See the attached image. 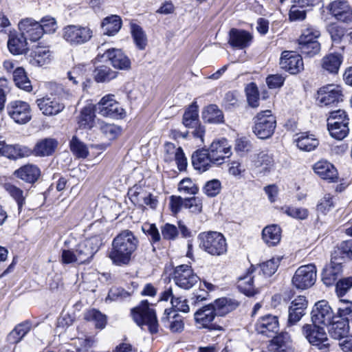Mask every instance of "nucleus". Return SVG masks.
<instances>
[{"label":"nucleus","instance_id":"nucleus-18","mask_svg":"<svg viewBox=\"0 0 352 352\" xmlns=\"http://www.w3.org/2000/svg\"><path fill=\"white\" fill-rule=\"evenodd\" d=\"M255 329L259 334L274 338L279 331L278 318L271 314L261 317L255 324Z\"/></svg>","mask_w":352,"mask_h":352},{"label":"nucleus","instance_id":"nucleus-52","mask_svg":"<svg viewBox=\"0 0 352 352\" xmlns=\"http://www.w3.org/2000/svg\"><path fill=\"white\" fill-rule=\"evenodd\" d=\"M302 43L298 44L300 52L309 56H314L320 51V44L318 41H302Z\"/></svg>","mask_w":352,"mask_h":352},{"label":"nucleus","instance_id":"nucleus-30","mask_svg":"<svg viewBox=\"0 0 352 352\" xmlns=\"http://www.w3.org/2000/svg\"><path fill=\"white\" fill-rule=\"evenodd\" d=\"M28 43L25 36L21 34H10L8 41V47L13 54H22L28 50Z\"/></svg>","mask_w":352,"mask_h":352},{"label":"nucleus","instance_id":"nucleus-31","mask_svg":"<svg viewBox=\"0 0 352 352\" xmlns=\"http://www.w3.org/2000/svg\"><path fill=\"white\" fill-rule=\"evenodd\" d=\"M281 239V229L276 224L265 226L262 231V239L269 247L275 246L279 243Z\"/></svg>","mask_w":352,"mask_h":352},{"label":"nucleus","instance_id":"nucleus-53","mask_svg":"<svg viewBox=\"0 0 352 352\" xmlns=\"http://www.w3.org/2000/svg\"><path fill=\"white\" fill-rule=\"evenodd\" d=\"M281 258L278 257H274L266 262L263 263L261 265V270L262 271L263 274L266 276H271L273 275L277 270L280 262Z\"/></svg>","mask_w":352,"mask_h":352},{"label":"nucleus","instance_id":"nucleus-48","mask_svg":"<svg viewBox=\"0 0 352 352\" xmlns=\"http://www.w3.org/2000/svg\"><path fill=\"white\" fill-rule=\"evenodd\" d=\"M85 319L94 323L96 327L103 329L107 324L106 316L100 311L93 309L85 314Z\"/></svg>","mask_w":352,"mask_h":352},{"label":"nucleus","instance_id":"nucleus-8","mask_svg":"<svg viewBox=\"0 0 352 352\" xmlns=\"http://www.w3.org/2000/svg\"><path fill=\"white\" fill-rule=\"evenodd\" d=\"M316 267L313 264L299 267L293 276V285L302 290L311 287L316 280Z\"/></svg>","mask_w":352,"mask_h":352},{"label":"nucleus","instance_id":"nucleus-56","mask_svg":"<svg viewBox=\"0 0 352 352\" xmlns=\"http://www.w3.org/2000/svg\"><path fill=\"white\" fill-rule=\"evenodd\" d=\"M336 198L330 194H326L320 199L317 204V210L326 214L335 206Z\"/></svg>","mask_w":352,"mask_h":352},{"label":"nucleus","instance_id":"nucleus-59","mask_svg":"<svg viewBox=\"0 0 352 352\" xmlns=\"http://www.w3.org/2000/svg\"><path fill=\"white\" fill-rule=\"evenodd\" d=\"M84 74V66H76L67 72V77L69 81L74 85H78L80 82H82L83 89H86L87 85L82 82Z\"/></svg>","mask_w":352,"mask_h":352},{"label":"nucleus","instance_id":"nucleus-57","mask_svg":"<svg viewBox=\"0 0 352 352\" xmlns=\"http://www.w3.org/2000/svg\"><path fill=\"white\" fill-rule=\"evenodd\" d=\"M99 125L100 131L109 140L115 139L120 133V127L115 124H111L101 122L99 123Z\"/></svg>","mask_w":352,"mask_h":352},{"label":"nucleus","instance_id":"nucleus-54","mask_svg":"<svg viewBox=\"0 0 352 352\" xmlns=\"http://www.w3.org/2000/svg\"><path fill=\"white\" fill-rule=\"evenodd\" d=\"M283 212L292 218L305 220L309 216V211L305 208H297L293 206H285L282 208Z\"/></svg>","mask_w":352,"mask_h":352},{"label":"nucleus","instance_id":"nucleus-62","mask_svg":"<svg viewBox=\"0 0 352 352\" xmlns=\"http://www.w3.org/2000/svg\"><path fill=\"white\" fill-rule=\"evenodd\" d=\"M178 190L188 195H196L199 190L197 186L190 178L182 179L179 184Z\"/></svg>","mask_w":352,"mask_h":352},{"label":"nucleus","instance_id":"nucleus-16","mask_svg":"<svg viewBox=\"0 0 352 352\" xmlns=\"http://www.w3.org/2000/svg\"><path fill=\"white\" fill-rule=\"evenodd\" d=\"M280 67L291 74H296L304 69L301 56L293 51H284L279 62Z\"/></svg>","mask_w":352,"mask_h":352},{"label":"nucleus","instance_id":"nucleus-14","mask_svg":"<svg viewBox=\"0 0 352 352\" xmlns=\"http://www.w3.org/2000/svg\"><path fill=\"white\" fill-rule=\"evenodd\" d=\"M8 113L16 122L23 124L28 122L32 118L30 104L24 101L14 100L7 107Z\"/></svg>","mask_w":352,"mask_h":352},{"label":"nucleus","instance_id":"nucleus-55","mask_svg":"<svg viewBox=\"0 0 352 352\" xmlns=\"http://www.w3.org/2000/svg\"><path fill=\"white\" fill-rule=\"evenodd\" d=\"M245 92L248 104L252 107H257L259 105V94L258 88L254 83H250L245 87Z\"/></svg>","mask_w":352,"mask_h":352},{"label":"nucleus","instance_id":"nucleus-11","mask_svg":"<svg viewBox=\"0 0 352 352\" xmlns=\"http://www.w3.org/2000/svg\"><path fill=\"white\" fill-rule=\"evenodd\" d=\"M340 251H333L331 262L327 265L322 272V280L327 286L335 284L342 272L343 256H338Z\"/></svg>","mask_w":352,"mask_h":352},{"label":"nucleus","instance_id":"nucleus-33","mask_svg":"<svg viewBox=\"0 0 352 352\" xmlns=\"http://www.w3.org/2000/svg\"><path fill=\"white\" fill-rule=\"evenodd\" d=\"M342 56L339 53H331L322 60V68L331 74H337L342 62Z\"/></svg>","mask_w":352,"mask_h":352},{"label":"nucleus","instance_id":"nucleus-22","mask_svg":"<svg viewBox=\"0 0 352 352\" xmlns=\"http://www.w3.org/2000/svg\"><path fill=\"white\" fill-rule=\"evenodd\" d=\"M111 65L120 70H128L131 68V60L129 57L120 49L111 48L104 53Z\"/></svg>","mask_w":352,"mask_h":352},{"label":"nucleus","instance_id":"nucleus-13","mask_svg":"<svg viewBox=\"0 0 352 352\" xmlns=\"http://www.w3.org/2000/svg\"><path fill=\"white\" fill-rule=\"evenodd\" d=\"M342 97L340 87L331 84L320 88L318 91L317 101L321 107H331L342 101Z\"/></svg>","mask_w":352,"mask_h":352},{"label":"nucleus","instance_id":"nucleus-39","mask_svg":"<svg viewBox=\"0 0 352 352\" xmlns=\"http://www.w3.org/2000/svg\"><path fill=\"white\" fill-rule=\"evenodd\" d=\"M252 270H249L245 275L239 278L237 287L241 292L248 296H254L256 293L252 276Z\"/></svg>","mask_w":352,"mask_h":352},{"label":"nucleus","instance_id":"nucleus-51","mask_svg":"<svg viewBox=\"0 0 352 352\" xmlns=\"http://www.w3.org/2000/svg\"><path fill=\"white\" fill-rule=\"evenodd\" d=\"M131 34L136 46L140 50H144L147 44V39L142 29L139 25H133Z\"/></svg>","mask_w":352,"mask_h":352},{"label":"nucleus","instance_id":"nucleus-50","mask_svg":"<svg viewBox=\"0 0 352 352\" xmlns=\"http://www.w3.org/2000/svg\"><path fill=\"white\" fill-rule=\"evenodd\" d=\"M307 8L301 6L299 3H294L292 6L289 13V19L290 21H300L305 19L307 16Z\"/></svg>","mask_w":352,"mask_h":352},{"label":"nucleus","instance_id":"nucleus-44","mask_svg":"<svg viewBox=\"0 0 352 352\" xmlns=\"http://www.w3.org/2000/svg\"><path fill=\"white\" fill-rule=\"evenodd\" d=\"M198 107L195 104H191L184 112L183 124L187 128H194L199 122Z\"/></svg>","mask_w":352,"mask_h":352},{"label":"nucleus","instance_id":"nucleus-46","mask_svg":"<svg viewBox=\"0 0 352 352\" xmlns=\"http://www.w3.org/2000/svg\"><path fill=\"white\" fill-rule=\"evenodd\" d=\"M94 113L90 107H84L78 117L79 126L83 129H91L94 126Z\"/></svg>","mask_w":352,"mask_h":352},{"label":"nucleus","instance_id":"nucleus-21","mask_svg":"<svg viewBox=\"0 0 352 352\" xmlns=\"http://www.w3.org/2000/svg\"><path fill=\"white\" fill-rule=\"evenodd\" d=\"M327 8L338 21L344 23L352 21V9L346 1H333Z\"/></svg>","mask_w":352,"mask_h":352},{"label":"nucleus","instance_id":"nucleus-25","mask_svg":"<svg viewBox=\"0 0 352 352\" xmlns=\"http://www.w3.org/2000/svg\"><path fill=\"white\" fill-rule=\"evenodd\" d=\"M252 162L253 166L259 168L261 172H270L274 166V160L272 154L267 151H261L253 155Z\"/></svg>","mask_w":352,"mask_h":352},{"label":"nucleus","instance_id":"nucleus-27","mask_svg":"<svg viewBox=\"0 0 352 352\" xmlns=\"http://www.w3.org/2000/svg\"><path fill=\"white\" fill-rule=\"evenodd\" d=\"M58 145L54 138H47L38 141L34 147V155L36 157H47L53 155Z\"/></svg>","mask_w":352,"mask_h":352},{"label":"nucleus","instance_id":"nucleus-29","mask_svg":"<svg viewBox=\"0 0 352 352\" xmlns=\"http://www.w3.org/2000/svg\"><path fill=\"white\" fill-rule=\"evenodd\" d=\"M333 320L329 327L330 336L336 340H342L347 336L349 330L348 320L346 318H337Z\"/></svg>","mask_w":352,"mask_h":352},{"label":"nucleus","instance_id":"nucleus-60","mask_svg":"<svg viewBox=\"0 0 352 352\" xmlns=\"http://www.w3.org/2000/svg\"><path fill=\"white\" fill-rule=\"evenodd\" d=\"M184 208L188 209L190 212L199 214L202 211V200L197 197L185 198Z\"/></svg>","mask_w":352,"mask_h":352},{"label":"nucleus","instance_id":"nucleus-12","mask_svg":"<svg viewBox=\"0 0 352 352\" xmlns=\"http://www.w3.org/2000/svg\"><path fill=\"white\" fill-rule=\"evenodd\" d=\"M199 280L198 276L194 273L190 266L181 265L177 266L173 272V280L180 288L189 289L192 288Z\"/></svg>","mask_w":352,"mask_h":352},{"label":"nucleus","instance_id":"nucleus-37","mask_svg":"<svg viewBox=\"0 0 352 352\" xmlns=\"http://www.w3.org/2000/svg\"><path fill=\"white\" fill-rule=\"evenodd\" d=\"M349 122L344 120L341 122H333V123L327 122L328 130L331 137L335 139L341 140L344 139L349 133Z\"/></svg>","mask_w":352,"mask_h":352},{"label":"nucleus","instance_id":"nucleus-47","mask_svg":"<svg viewBox=\"0 0 352 352\" xmlns=\"http://www.w3.org/2000/svg\"><path fill=\"white\" fill-rule=\"evenodd\" d=\"M287 335L283 334H280L274 337L271 342L268 344L267 349L263 352H287Z\"/></svg>","mask_w":352,"mask_h":352},{"label":"nucleus","instance_id":"nucleus-6","mask_svg":"<svg viewBox=\"0 0 352 352\" xmlns=\"http://www.w3.org/2000/svg\"><path fill=\"white\" fill-rule=\"evenodd\" d=\"M92 36L93 32L88 26L68 25L62 30V38L72 47L87 43Z\"/></svg>","mask_w":352,"mask_h":352},{"label":"nucleus","instance_id":"nucleus-28","mask_svg":"<svg viewBox=\"0 0 352 352\" xmlns=\"http://www.w3.org/2000/svg\"><path fill=\"white\" fill-rule=\"evenodd\" d=\"M193 167L201 172L208 170L213 162L206 149L197 150L192 155Z\"/></svg>","mask_w":352,"mask_h":352},{"label":"nucleus","instance_id":"nucleus-24","mask_svg":"<svg viewBox=\"0 0 352 352\" xmlns=\"http://www.w3.org/2000/svg\"><path fill=\"white\" fill-rule=\"evenodd\" d=\"M314 172L322 179L335 182L338 179V171L334 166L326 160H320L314 165Z\"/></svg>","mask_w":352,"mask_h":352},{"label":"nucleus","instance_id":"nucleus-32","mask_svg":"<svg viewBox=\"0 0 352 352\" xmlns=\"http://www.w3.org/2000/svg\"><path fill=\"white\" fill-rule=\"evenodd\" d=\"M297 135L295 141L297 147L301 151L310 152L315 150L319 145V141L314 134L304 132Z\"/></svg>","mask_w":352,"mask_h":352},{"label":"nucleus","instance_id":"nucleus-43","mask_svg":"<svg viewBox=\"0 0 352 352\" xmlns=\"http://www.w3.org/2000/svg\"><path fill=\"white\" fill-rule=\"evenodd\" d=\"M69 148L74 156L85 159L89 155L87 146L76 135H74L69 142Z\"/></svg>","mask_w":352,"mask_h":352},{"label":"nucleus","instance_id":"nucleus-4","mask_svg":"<svg viewBox=\"0 0 352 352\" xmlns=\"http://www.w3.org/2000/svg\"><path fill=\"white\" fill-rule=\"evenodd\" d=\"M131 314L134 322L142 329L146 326L151 333L157 332L156 314L153 309L149 307L148 300H142L138 306L131 309Z\"/></svg>","mask_w":352,"mask_h":352},{"label":"nucleus","instance_id":"nucleus-10","mask_svg":"<svg viewBox=\"0 0 352 352\" xmlns=\"http://www.w3.org/2000/svg\"><path fill=\"white\" fill-rule=\"evenodd\" d=\"M302 333L311 345L317 346L319 349H326L329 346L324 329L316 324H305L302 327Z\"/></svg>","mask_w":352,"mask_h":352},{"label":"nucleus","instance_id":"nucleus-20","mask_svg":"<svg viewBox=\"0 0 352 352\" xmlns=\"http://www.w3.org/2000/svg\"><path fill=\"white\" fill-rule=\"evenodd\" d=\"M19 28L26 39L31 41L39 40L43 35V31L40 23L32 19H25L19 23Z\"/></svg>","mask_w":352,"mask_h":352},{"label":"nucleus","instance_id":"nucleus-26","mask_svg":"<svg viewBox=\"0 0 352 352\" xmlns=\"http://www.w3.org/2000/svg\"><path fill=\"white\" fill-rule=\"evenodd\" d=\"M14 175L27 183L33 184L39 178L41 170L37 166L28 164L16 170Z\"/></svg>","mask_w":352,"mask_h":352},{"label":"nucleus","instance_id":"nucleus-17","mask_svg":"<svg viewBox=\"0 0 352 352\" xmlns=\"http://www.w3.org/2000/svg\"><path fill=\"white\" fill-rule=\"evenodd\" d=\"M214 164L220 165L232 155L231 146L226 139L213 141L207 149Z\"/></svg>","mask_w":352,"mask_h":352},{"label":"nucleus","instance_id":"nucleus-61","mask_svg":"<svg viewBox=\"0 0 352 352\" xmlns=\"http://www.w3.org/2000/svg\"><path fill=\"white\" fill-rule=\"evenodd\" d=\"M221 188V182L218 179H212L206 182L203 190L208 197H213L220 192Z\"/></svg>","mask_w":352,"mask_h":352},{"label":"nucleus","instance_id":"nucleus-42","mask_svg":"<svg viewBox=\"0 0 352 352\" xmlns=\"http://www.w3.org/2000/svg\"><path fill=\"white\" fill-rule=\"evenodd\" d=\"M118 76V72L113 71L111 68L106 65H100L94 71V77L97 82H109Z\"/></svg>","mask_w":352,"mask_h":352},{"label":"nucleus","instance_id":"nucleus-2","mask_svg":"<svg viewBox=\"0 0 352 352\" xmlns=\"http://www.w3.org/2000/svg\"><path fill=\"white\" fill-rule=\"evenodd\" d=\"M138 243V239L131 231L123 230L113 239L108 256L117 266L126 265L130 263Z\"/></svg>","mask_w":352,"mask_h":352},{"label":"nucleus","instance_id":"nucleus-64","mask_svg":"<svg viewBox=\"0 0 352 352\" xmlns=\"http://www.w3.org/2000/svg\"><path fill=\"white\" fill-rule=\"evenodd\" d=\"M352 287V276L339 280L336 283V291L339 297H342Z\"/></svg>","mask_w":352,"mask_h":352},{"label":"nucleus","instance_id":"nucleus-41","mask_svg":"<svg viewBox=\"0 0 352 352\" xmlns=\"http://www.w3.org/2000/svg\"><path fill=\"white\" fill-rule=\"evenodd\" d=\"M4 189L15 200L19 211L21 212L23 206L25 204L27 193L19 187L10 183L4 184Z\"/></svg>","mask_w":352,"mask_h":352},{"label":"nucleus","instance_id":"nucleus-9","mask_svg":"<svg viewBox=\"0 0 352 352\" xmlns=\"http://www.w3.org/2000/svg\"><path fill=\"white\" fill-rule=\"evenodd\" d=\"M96 107L98 113L104 117L120 119L126 113L124 109L115 100L113 94H107L102 97Z\"/></svg>","mask_w":352,"mask_h":352},{"label":"nucleus","instance_id":"nucleus-35","mask_svg":"<svg viewBox=\"0 0 352 352\" xmlns=\"http://www.w3.org/2000/svg\"><path fill=\"white\" fill-rule=\"evenodd\" d=\"M12 78L15 85L17 87L28 92L32 91V86L31 85V82L23 67H16V69H14L13 71Z\"/></svg>","mask_w":352,"mask_h":352},{"label":"nucleus","instance_id":"nucleus-40","mask_svg":"<svg viewBox=\"0 0 352 352\" xmlns=\"http://www.w3.org/2000/svg\"><path fill=\"white\" fill-rule=\"evenodd\" d=\"M31 323L25 321L16 325L15 328L8 336V340L10 343L16 344L19 342L22 338L30 331Z\"/></svg>","mask_w":352,"mask_h":352},{"label":"nucleus","instance_id":"nucleus-36","mask_svg":"<svg viewBox=\"0 0 352 352\" xmlns=\"http://www.w3.org/2000/svg\"><path fill=\"white\" fill-rule=\"evenodd\" d=\"M129 195L132 201L138 203L142 201L143 204L151 209H155L158 205L157 197L151 193H140L135 190L131 189L129 191Z\"/></svg>","mask_w":352,"mask_h":352},{"label":"nucleus","instance_id":"nucleus-58","mask_svg":"<svg viewBox=\"0 0 352 352\" xmlns=\"http://www.w3.org/2000/svg\"><path fill=\"white\" fill-rule=\"evenodd\" d=\"M142 230L149 237L151 243H155L160 241L161 236L155 224L145 223L142 226Z\"/></svg>","mask_w":352,"mask_h":352},{"label":"nucleus","instance_id":"nucleus-7","mask_svg":"<svg viewBox=\"0 0 352 352\" xmlns=\"http://www.w3.org/2000/svg\"><path fill=\"white\" fill-rule=\"evenodd\" d=\"M102 245L100 235H96L81 241L75 248L78 264L89 262Z\"/></svg>","mask_w":352,"mask_h":352},{"label":"nucleus","instance_id":"nucleus-15","mask_svg":"<svg viewBox=\"0 0 352 352\" xmlns=\"http://www.w3.org/2000/svg\"><path fill=\"white\" fill-rule=\"evenodd\" d=\"M334 316L331 307L326 300H320L316 302L311 311V320L316 324H323L329 325L338 318Z\"/></svg>","mask_w":352,"mask_h":352},{"label":"nucleus","instance_id":"nucleus-34","mask_svg":"<svg viewBox=\"0 0 352 352\" xmlns=\"http://www.w3.org/2000/svg\"><path fill=\"white\" fill-rule=\"evenodd\" d=\"M202 118L206 122L219 124L223 122V114L216 104H210L202 112Z\"/></svg>","mask_w":352,"mask_h":352},{"label":"nucleus","instance_id":"nucleus-63","mask_svg":"<svg viewBox=\"0 0 352 352\" xmlns=\"http://www.w3.org/2000/svg\"><path fill=\"white\" fill-rule=\"evenodd\" d=\"M40 25L42 28L43 34L54 33L58 28L56 19L50 16L43 17L41 20Z\"/></svg>","mask_w":352,"mask_h":352},{"label":"nucleus","instance_id":"nucleus-5","mask_svg":"<svg viewBox=\"0 0 352 352\" xmlns=\"http://www.w3.org/2000/svg\"><path fill=\"white\" fill-rule=\"evenodd\" d=\"M254 133L260 139H267L274 133L276 127V117L270 110L261 111L254 118Z\"/></svg>","mask_w":352,"mask_h":352},{"label":"nucleus","instance_id":"nucleus-19","mask_svg":"<svg viewBox=\"0 0 352 352\" xmlns=\"http://www.w3.org/2000/svg\"><path fill=\"white\" fill-rule=\"evenodd\" d=\"M40 111L45 116H54L61 112L65 104L59 101V98H56L52 94L50 96H45L38 98L36 101Z\"/></svg>","mask_w":352,"mask_h":352},{"label":"nucleus","instance_id":"nucleus-38","mask_svg":"<svg viewBox=\"0 0 352 352\" xmlns=\"http://www.w3.org/2000/svg\"><path fill=\"white\" fill-rule=\"evenodd\" d=\"M122 21L119 16L112 15L106 17L102 23V28L104 34L113 36L120 30Z\"/></svg>","mask_w":352,"mask_h":352},{"label":"nucleus","instance_id":"nucleus-1","mask_svg":"<svg viewBox=\"0 0 352 352\" xmlns=\"http://www.w3.org/2000/svg\"><path fill=\"white\" fill-rule=\"evenodd\" d=\"M239 302L230 298H221L213 303L206 305L198 309L194 314L195 320L199 328L210 330H220L221 327L212 322L216 316H223L236 309Z\"/></svg>","mask_w":352,"mask_h":352},{"label":"nucleus","instance_id":"nucleus-45","mask_svg":"<svg viewBox=\"0 0 352 352\" xmlns=\"http://www.w3.org/2000/svg\"><path fill=\"white\" fill-rule=\"evenodd\" d=\"M32 56L35 63L42 66L50 63L52 53L46 46H36L32 52Z\"/></svg>","mask_w":352,"mask_h":352},{"label":"nucleus","instance_id":"nucleus-23","mask_svg":"<svg viewBox=\"0 0 352 352\" xmlns=\"http://www.w3.org/2000/svg\"><path fill=\"white\" fill-rule=\"evenodd\" d=\"M252 38V35L248 31L232 28L229 32L228 43L233 47L243 49L250 45Z\"/></svg>","mask_w":352,"mask_h":352},{"label":"nucleus","instance_id":"nucleus-3","mask_svg":"<svg viewBox=\"0 0 352 352\" xmlns=\"http://www.w3.org/2000/svg\"><path fill=\"white\" fill-rule=\"evenodd\" d=\"M199 248L211 256H219L225 254L228 245L225 236L219 232L208 231L198 235Z\"/></svg>","mask_w":352,"mask_h":352},{"label":"nucleus","instance_id":"nucleus-49","mask_svg":"<svg viewBox=\"0 0 352 352\" xmlns=\"http://www.w3.org/2000/svg\"><path fill=\"white\" fill-rule=\"evenodd\" d=\"M320 36V32L318 29L311 25H307L302 32L301 35L298 39V44L302 43V41H318Z\"/></svg>","mask_w":352,"mask_h":352}]
</instances>
